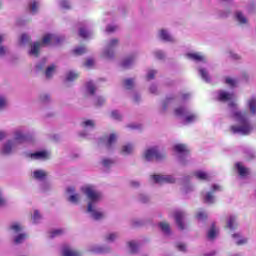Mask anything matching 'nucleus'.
Instances as JSON below:
<instances>
[{"label":"nucleus","mask_w":256,"mask_h":256,"mask_svg":"<svg viewBox=\"0 0 256 256\" xmlns=\"http://www.w3.org/2000/svg\"><path fill=\"white\" fill-rule=\"evenodd\" d=\"M17 149V143H15L13 140H8L1 149L2 155H11L13 151Z\"/></svg>","instance_id":"f3484780"},{"label":"nucleus","mask_w":256,"mask_h":256,"mask_svg":"<svg viewBox=\"0 0 256 256\" xmlns=\"http://www.w3.org/2000/svg\"><path fill=\"white\" fill-rule=\"evenodd\" d=\"M157 37L160 39V41H164L165 43H175V37H173V35H171L167 29H160Z\"/></svg>","instance_id":"4468645a"},{"label":"nucleus","mask_w":256,"mask_h":256,"mask_svg":"<svg viewBox=\"0 0 256 256\" xmlns=\"http://www.w3.org/2000/svg\"><path fill=\"white\" fill-rule=\"evenodd\" d=\"M14 139L12 140L13 142L16 143V145H21V143H27L30 141L29 135L23 133V130L17 129L13 133Z\"/></svg>","instance_id":"f8f14e48"},{"label":"nucleus","mask_w":256,"mask_h":256,"mask_svg":"<svg viewBox=\"0 0 256 256\" xmlns=\"http://www.w3.org/2000/svg\"><path fill=\"white\" fill-rule=\"evenodd\" d=\"M56 70H57V66H55V64L48 66L45 72L47 79H51V77L55 75Z\"/></svg>","instance_id":"c9c22d12"},{"label":"nucleus","mask_w":256,"mask_h":256,"mask_svg":"<svg viewBox=\"0 0 256 256\" xmlns=\"http://www.w3.org/2000/svg\"><path fill=\"white\" fill-rule=\"evenodd\" d=\"M217 99L222 103H228L230 117L236 122V124L230 126V132L234 135H251L253 133V124L249 119L251 116L256 115V97L252 96L247 99L246 107L248 110L245 111L239 110L237 95L233 92L220 90L218 91Z\"/></svg>","instance_id":"f257e3e1"},{"label":"nucleus","mask_w":256,"mask_h":256,"mask_svg":"<svg viewBox=\"0 0 256 256\" xmlns=\"http://www.w3.org/2000/svg\"><path fill=\"white\" fill-rule=\"evenodd\" d=\"M32 178L36 179V181H44V179H47V171L41 169L34 170Z\"/></svg>","instance_id":"5701e85b"},{"label":"nucleus","mask_w":256,"mask_h":256,"mask_svg":"<svg viewBox=\"0 0 256 256\" xmlns=\"http://www.w3.org/2000/svg\"><path fill=\"white\" fill-rule=\"evenodd\" d=\"M113 163H115V162L109 158H104V159H102V162H101L103 167H105L106 169L111 167L113 165Z\"/></svg>","instance_id":"3c124183"},{"label":"nucleus","mask_w":256,"mask_h":256,"mask_svg":"<svg viewBox=\"0 0 256 256\" xmlns=\"http://www.w3.org/2000/svg\"><path fill=\"white\" fill-rule=\"evenodd\" d=\"M39 99L41 103H49V101H51V96H49V94H42Z\"/></svg>","instance_id":"052dcab7"},{"label":"nucleus","mask_w":256,"mask_h":256,"mask_svg":"<svg viewBox=\"0 0 256 256\" xmlns=\"http://www.w3.org/2000/svg\"><path fill=\"white\" fill-rule=\"evenodd\" d=\"M65 233V230L62 228L54 229L50 232V237L53 239L55 237H61Z\"/></svg>","instance_id":"37998d69"},{"label":"nucleus","mask_w":256,"mask_h":256,"mask_svg":"<svg viewBox=\"0 0 256 256\" xmlns=\"http://www.w3.org/2000/svg\"><path fill=\"white\" fill-rule=\"evenodd\" d=\"M59 5L61 9H71V3H69L67 0H60Z\"/></svg>","instance_id":"6e6d98bb"},{"label":"nucleus","mask_w":256,"mask_h":256,"mask_svg":"<svg viewBox=\"0 0 256 256\" xmlns=\"http://www.w3.org/2000/svg\"><path fill=\"white\" fill-rule=\"evenodd\" d=\"M152 181L154 183H158L159 185H163V183H175L176 179L173 175H165V174H156L152 176Z\"/></svg>","instance_id":"9b49d317"},{"label":"nucleus","mask_w":256,"mask_h":256,"mask_svg":"<svg viewBox=\"0 0 256 256\" xmlns=\"http://www.w3.org/2000/svg\"><path fill=\"white\" fill-rule=\"evenodd\" d=\"M173 151H175V153H178L179 155H187L189 153V149L185 144L174 145Z\"/></svg>","instance_id":"bb28decb"},{"label":"nucleus","mask_w":256,"mask_h":256,"mask_svg":"<svg viewBox=\"0 0 256 256\" xmlns=\"http://www.w3.org/2000/svg\"><path fill=\"white\" fill-rule=\"evenodd\" d=\"M135 61H137V54H132V55L126 57L122 61L121 65L123 67H131V65H133V63H135Z\"/></svg>","instance_id":"cd10ccee"},{"label":"nucleus","mask_w":256,"mask_h":256,"mask_svg":"<svg viewBox=\"0 0 256 256\" xmlns=\"http://www.w3.org/2000/svg\"><path fill=\"white\" fill-rule=\"evenodd\" d=\"M118 238L119 234L117 233H108L105 235V241H107V243H113L114 241H117Z\"/></svg>","instance_id":"4c0bfd02"},{"label":"nucleus","mask_w":256,"mask_h":256,"mask_svg":"<svg viewBox=\"0 0 256 256\" xmlns=\"http://www.w3.org/2000/svg\"><path fill=\"white\" fill-rule=\"evenodd\" d=\"M61 255L62 256H83V253L71 248V246L69 245H64L61 249Z\"/></svg>","instance_id":"6ab92c4d"},{"label":"nucleus","mask_w":256,"mask_h":256,"mask_svg":"<svg viewBox=\"0 0 256 256\" xmlns=\"http://www.w3.org/2000/svg\"><path fill=\"white\" fill-rule=\"evenodd\" d=\"M142 157L144 161H153L154 159H157V160L165 159L166 155L165 153L161 152V150H159V147L154 146L146 149L143 152Z\"/></svg>","instance_id":"423d86ee"},{"label":"nucleus","mask_w":256,"mask_h":256,"mask_svg":"<svg viewBox=\"0 0 256 256\" xmlns=\"http://www.w3.org/2000/svg\"><path fill=\"white\" fill-rule=\"evenodd\" d=\"M79 35L83 39H89L93 35V32H91V31H89V30H87L85 28H80Z\"/></svg>","instance_id":"ea45409f"},{"label":"nucleus","mask_w":256,"mask_h":256,"mask_svg":"<svg viewBox=\"0 0 256 256\" xmlns=\"http://www.w3.org/2000/svg\"><path fill=\"white\" fill-rule=\"evenodd\" d=\"M66 199L68 203H71L72 205H80L83 197L81 196V193L75 190V187L70 186L66 189Z\"/></svg>","instance_id":"6e6552de"},{"label":"nucleus","mask_w":256,"mask_h":256,"mask_svg":"<svg viewBox=\"0 0 256 256\" xmlns=\"http://www.w3.org/2000/svg\"><path fill=\"white\" fill-rule=\"evenodd\" d=\"M186 58L195 63H207V56L201 52H188Z\"/></svg>","instance_id":"ddd939ff"},{"label":"nucleus","mask_w":256,"mask_h":256,"mask_svg":"<svg viewBox=\"0 0 256 256\" xmlns=\"http://www.w3.org/2000/svg\"><path fill=\"white\" fill-rule=\"evenodd\" d=\"M84 65L85 67L91 68L95 65V60L93 58L87 59Z\"/></svg>","instance_id":"0e129e2a"},{"label":"nucleus","mask_w":256,"mask_h":256,"mask_svg":"<svg viewBox=\"0 0 256 256\" xmlns=\"http://www.w3.org/2000/svg\"><path fill=\"white\" fill-rule=\"evenodd\" d=\"M232 239L236 245H247L248 239L243 237L239 232L232 234Z\"/></svg>","instance_id":"393cba45"},{"label":"nucleus","mask_w":256,"mask_h":256,"mask_svg":"<svg viewBox=\"0 0 256 256\" xmlns=\"http://www.w3.org/2000/svg\"><path fill=\"white\" fill-rule=\"evenodd\" d=\"M217 191H221V186L214 184L210 191L204 192V203H207L208 205H213V203H215V193H217Z\"/></svg>","instance_id":"9d476101"},{"label":"nucleus","mask_w":256,"mask_h":256,"mask_svg":"<svg viewBox=\"0 0 256 256\" xmlns=\"http://www.w3.org/2000/svg\"><path fill=\"white\" fill-rule=\"evenodd\" d=\"M61 43V38L55 34H46L44 35L42 42H34L28 51V55L31 57H39V51L43 45H54Z\"/></svg>","instance_id":"7ed1b4c3"},{"label":"nucleus","mask_w":256,"mask_h":256,"mask_svg":"<svg viewBox=\"0 0 256 256\" xmlns=\"http://www.w3.org/2000/svg\"><path fill=\"white\" fill-rule=\"evenodd\" d=\"M235 169L238 173V175H240L242 178L247 177L249 175V170L247 167H245V165H243V163L238 162L235 164Z\"/></svg>","instance_id":"4be33fe9"},{"label":"nucleus","mask_w":256,"mask_h":256,"mask_svg":"<svg viewBox=\"0 0 256 256\" xmlns=\"http://www.w3.org/2000/svg\"><path fill=\"white\" fill-rule=\"evenodd\" d=\"M135 153V144L133 143H126L123 144L120 148V155L124 157H128V155H133Z\"/></svg>","instance_id":"a211bd4d"},{"label":"nucleus","mask_w":256,"mask_h":256,"mask_svg":"<svg viewBox=\"0 0 256 256\" xmlns=\"http://www.w3.org/2000/svg\"><path fill=\"white\" fill-rule=\"evenodd\" d=\"M117 31V25H108L106 27V33H113Z\"/></svg>","instance_id":"e2e57ef3"},{"label":"nucleus","mask_w":256,"mask_h":256,"mask_svg":"<svg viewBox=\"0 0 256 256\" xmlns=\"http://www.w3.org/2000/svg\"><path fill=\"white\" fill-rule=\"evenodd\" d=\"M26 157L30 161H47V159H51V151L42 149L33 153H27Z\"/></svg>","instance_id":"0eeeda50"},{"label":"nucleus","mask_w":256,"mask_h":256,"mask_svg":"<svg viewBox=\"0 0 256 256\" xmlns=\"http://www.w3.org/2000/svg\"><path fill=\"white\" fill-rule=\"evenodd\" d=\"M171 103H173V99H171V98H166V99L162 102V111H163V112L167 111V109H169V107H171Z\"/></svg>","instance_id":"de8ad7c7"},{"label":"nucleus","mask_w":256,"mask_h":256,"mask_svg":"<svg viewBox=\"0 0 256 256\" xmlns=\"http://www.w3.org/2000/svg\"><path fill=\"white\" fill-rule=\"evenodd\" d=\"M235 19L239 25H249V19H247V16L241 11L235 12Z\"/></svg>","instance_id":"b1692460"},{"label":"nucleus","mask_w":256,"mask_h":256,"mask_svg":"<svg viewBox=\"0 0 256 256\" xmlns=\"http://www.w3.org/2000/svg\"><path fill=\"white\" fill-rule=\"evenodd\" d=\"M150 93L155 94L157 93V85L152 84L149 88Z\"/></svg>","instance_id":"774afa93"},{"label":"nucleus","mask_w":256,"mask_h":256,"mask_svg":"<svg viewBox=\"0 0 256 256\" xmlns=\"http://www.w3.org/2000/svg\"><path fill=\"white\" fill-rule=\"evenodd\" d=\"M80 126L83 128V131L80 132V137H89V131L97 127V122L91 119H83Z\"/></svg>","instance_id":"1a4fd4ad"},{"label":"nucleus","mask_w":256,"mask_h":256,"mask_svg":"<svg viewBox=\"0 0 256 256\" xmlns=\"http://www.w3.org/2000/svg\"><path fill=\"white\" fill-rule=\"evenodd\" d=\"M80 191L87 197L86 213L90 219L101 221L107 217V212L103 208H99V203L103 201V193L91 184H86L80 188Z\"/></svg>","instance_id":"f03ea898"},{"label":"nucleus","mask_w":256,"mask_h":256,"mask_svg":"<svg viewBox=\"0 0 256 256\" xmlns=\"http://www.w3.org/2000/svg\"><path fill=\"white\" fill-rule=\"evenodd\" d=\"M134 86H135V81H133V79L124 80L125 89H133Z\"/></svg>","instance_id":"603ef678"},{"label":"nucleus","mask_w":256,"mask_h":256,"mask_svg":"<svg viewBox=\"0 0 256 256\" xmlns=\"http://www.w3.org/2000/svg\"><path fill=\"white\" fill-rule=\"evenodd\" d=\"M75 55H83V53H87V48L85 46H80L76 49H74Z\"/></svg>","instance_id":"13d9d810"},{"label":"nucleus","mask_w":256,"mask_h":256,"mask_svg":"<svg viewBox=\"0 0 256 256\" xmlns=\"http://www.w3.org/2000/svg\"><path fill=\"white\" fill-rule=\"evenodd\" d=\"M174 115L176 117H181L184 119V123H195V121H199V114L193 113L189 111V109L185 107H179L174 110Z\"/></svg>","instance_id":"39448f33"},{"label":"nucleus","mask_w":256,"mask_h":256,"mask_svg":"<svg viewBox=\"0 0 256 256\" xmlns=\"http://www.w3.org/2000/svg\"><path fill=\"white\" fill-rule=\"evenodd\" d=\"M105 97L103 96H97L95 99V105L101 106V105H105Z\"/></svg>","instance_id":"680f3d73"},{"label":"nucleus","mask_w":256,"mask_h":256,"mask_svg":"<svg viewBox=\"0 0 256 256\" xmlns=\"http://www.w3.org/2000/svg\"><path fill=\"white\" fill-rule=\"evenodd\" d=\"M178 251H187V246L183 243L177 244Z\"/></svg>","instance_id":"69168bd1"},{"label":"nucleus","mask_w":256,"mask_h":256,"mask_svg":"<svg viewBox=\"0 0 256 256\" xmlns=\"http://www.w3.org/2000/svg\"><path fill=\"white\" fill-rule=\"evenodd\" d=\"M117 137V133H111L109 136L101 138L100 143L101 141H103L105 147H107V149H111L112 147L115 146V143H117Z\"/></svg>","instance_id":"dca6fc26"},{"label":"nucleus","mask_w":256,"mask_h":256,"mask_svg":"<svg viewBox=\"0 0 256 256\" xmlns=\"http://www.w3.org/2000/svg\"><path fill=\"white\" fill-rule=\"evenodd\" d=\"M225 83L228 87H237V79L235 78L227 77Z\"/></svg>","instance_id":"8fccbe9b"},{"label":"nucleus","mask_w":256,"mask_h":256,"mask_svg":"<svg viewBox=\"0 0 256 256\" xmlns=\"http://www.w3.org/2000/svg\"><path fill=\"white\" fill-rule=\"evenodd\" d=\"M41 219H43V215H41V212L39 210H33L31 214V221L34 224L40 223Z\"/></svg>","instance_id":"473e14b6"},{"label":"nucleus","mask_w":256,"mask_h":256,"mask_svg":"<svg viewBox=\"0 0 256 256\" xmlns=\"http://www.w3.org/2000/svg\"><path fill=\"white\" fill-rule=\"evenodd\" d=\"M23 229H24L23 225H21L20 223H17V222L12 223L9 228L10 233L12 235H17V233H21V231H23Z\"/></svg>","instance_id":"7c9ffc66"},{"label":"nucleus","mask_w":256,"mask_h":256,"mask_svg":"<svg viewBox=\"0 0 256 256\" xmlns=\"http://www.w3.org/2000/svg\"><path fill=\"white\" fill-rule=\"evenodd\" d=\"M217 235H219V228H217L215 223H213L211 225L210 229L208 230L207 237H208V239L213 241V239H215L217 237Z\"/></svg>","instance_id":"c85d7f7f"},{"label":"nucleus","mask_w":256,"mask_h":256,"mask_svg":"<svg viewBox=\"0 0 256 256\" xmlns=\"http://www.w3.org/2000/svg\"><path fill=\"white\" fill-rule=\"evenodd\" d=\"M76 79H79V74L75 71H69L66 74V81H76Z\"/></svg>","instance_id":"a19ab883"},{"label":"nucleus","mask_w":256,"mask_h":256,"mask_svg":"<svg viewBox=\"0 0 256 256\" xmlns=\"http://www.w3.org/2000/svg\"><path fill=\"white\" fill-rule=\"evenodd\" d=\"M159 227H160L162 233H164V235H169V233H171V227L169 226V223L160 222Z\"/></svg>","instance_id":"e433bc0d"},{"label":"nucleus","mask_w":256,"mask_h":256,"mask_svg":"<svg viewBox=\"0 0 256 256\" xmlns=\"http://www.w3.org/2000/svg\"><path fill=\"white\" fill-rule=\"evenodd\" d=\"M109 117L110 119H114L115 121H121L122 117L121 116V113L117 110H112L110 113H109Z\"/></svg>","instance_id":"c03bdc74"},{"label":"nucleus","mask_w":256,"mask_h":256,"mask_svg":"<svg viewBox=\"0 0 256 256\" xmlns=\"http://www.w3.org/2000/svg\"><path fill=\"white\" fill-rule=\"evenodd\" d=\"M86 91L90 95H95V92L97 91V87H95V84L93 82H88L86 84Z\"/></svg>","instance_id":"79ce46f5"},{"label":"nucleus","mask_w":256,"mask_h":256,"mask_svg":"<svg viewBox=\"0 0 256 256\" xmlns=\"http://www.w3.org/2000/svg\"><path fill=\"white\" fill-rule=\"evenodd\" d=\"M198 73L203 81H205L206 83L211 82V76H209V72L207 71V69L200 67L198 69Z\"/></svg>","instance_id":"c756f323"},{"label":"nucleus","mask_w":256,"mask_h":256,"mask_svg":"<svg viewBox=\"0 0 256 256\" xmlns=\"http://www.w3.org/2000/svg\"><path fill=\"white\" fill-rule=\"evenodd\" d=\"M25 239H27V234L20 233L17 236H15L14 243H16V245H19V244L23 243V241H25Z\"/></svg>","instance_id":"a18cd8bd"},{"label":"nucleus","mask_w":256,"mask_h":256,"mask_svg":"<svg viewBox=\"0 0 256 256\" xmlns=\"http://www.w3.org/2000/svg\"><path fill=\"white\" fill-rule=\"evenodd\" d=\"M8 105V100L7 97L5 96H0V109H5Z\"/></svg>","instance_id":"bf43d9fd"},{"label":"nucleus","mask_w":256,"mask_h":256,"mask_svg":"<svg viewBox=\"0 0 256 256\" xmlns=\"http://www.w3.org/2000/svg\"><path fill=\"white\" fill-rule=\"evenodd\" d=\"M40 7L41 3L38 0H32L29 4V11L35 15V13L39 12Z\"/></svg>","instance_id":"2f4dec72"},{"label":"nucleus","mask_w":256,"mask_h":256,"mask_svg":"<svg viewBox=\"0 0 256 256\" xmlns=\"http://www.w3.org/2000/svg\"><path fill=\"white\" fill-rule=\"evenodd\" d=\"M129 253L135 254L139 251V244L135 241H130L127 243Z\"/></svg>","instance_id":"f704fd0d"},{"label":"nucleus","mask_w":256,"mask_h":256,"mask_svg":"<svg viewBox=\"0 0 256 256\" xmlns=\"http://www.w3.org/2000/svg\"><path fill=\"white\" fill-rule=\"evenodd\" d=\"M52 189L51 183L49 182H43L40 185V191L41 193H49V190Z\"/></svg>","instance_id":"49530a36"},{"label":"nucleus","mask_w":256,"mask_h":256,"mask_svg":"<svg viewBox=\"0 0 256 256\" xmlns=\"http://www.w3.org/2000/svg\"><path fill=\"white\" fill-rule=\"evenodd\" d=\"M153 55L156 59H165V52H163L162 50H155L153 52Z\"/></svg>","instance_id":"5fc2aeb1"},{"label":"nucleus","mask_w":256,"mask_h":256,"mask_svg":"<svg viewBox=\"0 0 256 256\" xmlns=\"http://www.w3.org/2000/svg\"><path fill=\"white\" fill-rule=\"evenodd\" d=\"M246 12L248 13V15H255L256 14V3L255 2H250L246 6Z\"/></svg>","instance_id":"58836bf2"},{"label":"nucleus","mask_w":256,"mask_h":256,"mask_svg":"<svg viewBox=\"0 0 256 256\" xmlns=\"http://www.w3.org/2000/svg\"><path fill=\"white\" fill-rule=\"evenodd\" d=\"M90 253H97V254H105L109 253L111 251V248L109 246H101L94 244L89 247Z\"/></svg>","instance_id":"aec40b11"},{"label":"nucleus","mask_w":256,"mask_h":256,"mask_svg":"<svg viewBox=\"0 0 256 256\" xmlns=\"http://www.w3.org/2000/svg\"><path fill=\"white\" fill-rule=\"evenodd\" d=\"M30 37L27 34H22L21 38H20V45H27V43H29L30 41Z\"/></svg>","instance_id":"4d7b16f0"},{"label":"nucleus","mask_w":256,"mask_h":256,"mask_svg":"<svg viewBox=\"0 0 256 256\" xmlns=\"http://www.w3.org/2000/svg\"><path fill=\"white\" fill-rule=\"evenodd\" d=\"M119 47V39L112 38L107 43L101 52V58L106 59V61H111L115 59V49Z\"/></svg>","instance_id":"20e7f679"},{"label":"nucleus","mask_w":256,"mask_h":256,"mask_svg":"<svg viewBox=\"0 0 256 256\" xmlns=\"http://www.w3.org/2000/svg\"><path fill=\"white\" fill-rule=\"evenodd\" d=\"M194 177H196V179H199V181H211L212 176L209 172L198 170L194 172Z\"/></svg>","instance_id":"412c9836"},{"label":"nucleus","mask_w":256,"mask_h":256,"mask_svg":"<svg viewBox=\"0 0 256 256\" xmlns=\"http://www.w3.org/2000/svg\"><path fill=\"white\" fill-rule=\"evenodd\" d=\"M227 228L233 231L234 229H237V217L230 216L227 220Z\"/></svg>","instance_id":"72a5a7b5"},{"label":"nucleus","mask_w":256,"mask_h":256,"mask_svg":"<svg viewBox=\"0 0 256 256\" xmlns=\"http://www.w3.org/2000/svg\"><path fill=\"white\" fill-rule=\"evenodd\" d=\"M185 217H187V215L181 210H177L174 212V219L176 221V225L181 230L185 229Z\"/></svg>","instance_id":"2eb2a0df"},{"label":"nucleus","mask_w":256,"mask_h":256,"mask_svg":"<svg viewBox=\"0 0 256 256\" xmlns=\"http://www.w3.org/2000/svg\"><path fill=\"white\" fill-rule=\"evenodd\" d=\"M7 40V34H0V57H5L9 50L3 46V43Z\"/></svg>","instance_id":"a878e982"},{"label":"nucleus","mask_w":256,"mask_h":256,"mask_svg":"<svg viewBox=\"0 0 256 256\" xmlns=\"http://www.w3.org/2000/svg\"><path fill=\"white\" fill-rule=\"evenodd\" d=\"M196 219L198 221H205V219H207V212L203 211V210H199L196 213Z\"/></svg>","instance_id":"09e8293b"},{"label":"nucleus","mask_w":256,"mask_h":256,"mask_svg":"<svg viewBox=\"0 0 256 256\" xmlns=\"http://www.w3.org/2000/svg\"><path fill=\"white\" fill-rule=\"evenodd\" d=\"M157 75V70H148L146 74L147 81H151L155 79V76Z\"/></svg>","instance_id":"864d4df0"},{"label":"nucleus","mask_w":256,"mask_h":256,"mask_svg":"<svg viewBox=\"0 0 256 256\" xmlns=\"http://www.w3.org/2000/svg\"><path fill=\"white\" fill-rule=\"evenodd\" d=\"M219 15L222 18L229 17V15H231V10H226L224 12H221Z\"/></svg>","instance_id":"338daca9"}]
</instances>
